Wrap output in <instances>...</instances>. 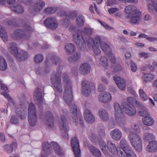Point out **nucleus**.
Returning <instances> with one entry per match:
<instances>
[{
  "label": "nucleus",
  "instance_id": "nucleus-1",
  "mask_svg": "<svg viewBox=\"0 0 157 157\" xmlns=\"http://www.w3.org/2000/svg\"><path fill=\"white\" fill-rule=\"evenodd\" d=\"M87 43L88 48L92 49L96 55L101 53V51L99 48L100 46L102 51L107 54L110 62L113 63H115L116 59L112 52L111 49L105 42L101 41V38L99 36L96 35L94 38H90L87 40Z\"/></svg>",
  "mask_w": 157,
  "mask_h": 157
},
{
  "label": "nucleus",
  "instance_id": "nucleus-2",
  "mask_svg": "<svg viewBox=\"0 0 157 157\" xmlns=\"http://www.w3.org/2000/svg\"><path fill=\"white\" fill-rule=\"evenodd\" d=\"M49 57H50V59L52 62L55 63L56 65H59V66L57 68V72L55 77L53 78L52 75L51 80L54 89L59 92H62L63 91V90L61 84V74L62 68L59 65L61 59L55 55L50 56L49 54L47 56V59L45 61L46 65H47L48 63Z\"/></svg>",
  "mask_w": 157,
  "mask_h": 157
},
{
  "label": "nucleus",
  "instance_id": "nucleus-3",
  "mask_svg": "<svg viewBox=\"0 0 157 157\" xmlns=\"http://www.w3.org/2000/svg\"><path fill=\"white\" fill-rule=\"evenodd\" d=\"M124 131L129 133L128 137L130 141L135 148L140 151L142 149V140L140 137L137 134L140 132L139 128H124Z\"/></svg>",
  "mask_w": 157,
  "mask_h": 157
},
{
  "label": "nucleus",
  "instance_id": "nucleus-4",
  "mask_svg": "<svg viewBox=\"0 0 157 157\" xmlns=\"http://www.w3.org/2000/svg\"><path fill=\"white\" fill-rule=\"evenodd\" d=\"M24 30L18 29L14 31L11 35L12 38L15 40L21 39L26 40L28 39L31 36L32 33L33 32V29L27 24L23 25Z\"/></svg>",
  "mask_w": 157,
  "mask_h": 157
},
{
  "label": "nucleus",
  "instance_id": "nucleus-5",
  "mask_svg": "<svg viewBox=\"0 0 157 157\" xmlns=\"http://www.w3.org/2000/svg\"><path fill=\"white\" fill-rule=\"evenodd\" d=\"M63 79V83L65 85L63 98L66 104L69 105L73 98L71 82L67 74H64Z\"/></svg>",
  "mask_w": 157,
  "mask_h": 157
},
{
  "label": "nucleus",
  "instance_id": "nucleus-6",
  "mask_svg": "<svg viewBox=\"0 0 157 157\" xmlns=\"http://www.w3.org/2000/svg\"><path fill=\"white\" fill-rule=\"evenodd\" d=\"M120 144L121 147L117 149V153L119 157H136L125 139L123 138L121 140Z\"/></svg>",
  "mask_w": 157,
  "mask_h": 157
},
{
  "label": "nucleus",
  "instance_id": "nucleus-7",
  "mask_svg": "<svg viewBox=\"0 0 157 157\" xmlns=\"http://www.w3.org/2000/svg\"><path fill=\"white\" fill-rule=\"evenodd\" d=\"M9 46H11L10 48L11 53L13 55L17 60L21 61L25 60L28 57V55L27 52L21 50L18 52L16 44L12 43L9 44Z\"/></svg>",
  "mask_w": 157,
  "mask_h": 157
},
{
  "label": "nucleus",
  "instance_id": "nucleus-8",
  "mask_svg": "<svg viewBox=\"0 0 157 157\" xmlns=\"http://www.w3.org/2000/svg\"><path fill=\"white\" fill-rule=\"evenodd\" d=\"M114 108L115 110V119L118 125L123 127L126 124V118L122 113L119 104L117 102L115 103Z\"/></svg>",
  "mask_w": 157,
  "mask_h": 157
},
{
  "label": "nucleus",
  "instance_id": "nucleus-9",
  "mask_svg": "<svg viewBox=\"0 0 157 157\" xmlns=\"http://www.w3.org/2000/svg\"><path fill=\"white\" fill-rule=\"evenodd\" d=\"M70 113L74 115L73 119L74 124L77 125L79 120L81 127L82 128L84 127V125L82 115L79 110H77L76 105L75 104H72L70 105Z\"/></svg>",
  "mask_w": 157,
  "mask_h": 157
},
{
  "label": "nucleus",
  "instance_id": "nucleus-10",
  "mask_svg": "<svg viewBox=\"0 0 157 157\" xmlns=\"http://www.w3.org/2000/svg\"><path fill=\"white\" fill-rule=\"evenodd\" d=\"M36 111L34 104L31 103L29 104L28 109V121L30 125L32 126H35L37 121Z\"/></svg>",
  "mask_w": 157,
  "mask_h": 157
},
{
  "label": "nucleus",
  "instance_id": "nucleus-11",
  "mask_svg": "<svg viewBox=\"0 0 157 157\" xmlns=\"http://www.w3.org/2000/svg\"><path fill=\"white\" fill-rule=\"evenodd\" d=\"M84 33L82 32L76 33L73 35V38L77 47L82 50H83L86 48V42L82 35Z\"/></svg>",
  "mask_w": 157,
  "mask_h": 157
},
{
  "label": "nucleus",
  "instance_id": "nucleus-12",
  "mask_svg": "<svg viewBox=\"0 0 157 157\" xmlns=\"http://www.w3.org/2000/svg\"><path fill=\"white\" fill-rule=\"evenodd\" d=\"M33 0H18L17 4L14 6H10L11 9L14 12L18 13H21L24 11L23 7L19 4L23 2L25 5H29L33 2Z\"/></svg>",
  "mask_w": 157,
  "mask_h": 157
},
{
  "label": "nucleus",
  "instance_id": "nucleus-13",
  "mask_svg": "<svg viewBox=\"0 0 157 157\" xmlns=\"http://www.w3.org/2000/svg\"><path fill=\"white\" fill-rule=\"evenodd\" d=\"M90 84H91L92 89L95 90V87L93 83H90L88 82V81L86 80H84L82 82V93L86 96H89L90 93Z\"/></svg>",
  "mask_w": 157,
  "mask_h": 157
},
{
  "label": "nucleus",
  "instance_id": "nucleus-14",
  "mask_svg": "<svg viewBox=\"0 0 157 157\" xmlns=\"http://www.w3.org/2000/svg\"><path fill=\"white\" fill-rule=\"evenodd\" d=\"M122 105L123 109L127 115L131 116L136 114V109L133 105H130L126 102H123Z\"/></svg>",
  "mask_w": 157,
  "mask_h": 157
},
{
  "label": "nucleus",
  "instance_id": "nucleus-15",
  "mask_svg": "<svg viewBox=\"0 0 157 157\" xmlns=\"http://www.w3.org/2000/svg\"><path fill=\"white\" fill-rule=\"evenodd\" d=\"M75 157H81V151L79 148L78 141L76 137L73 138L71 142Z\"/></svg>",
  "mask_w": 157,
  "mask_h": 157
},
{
  "label": "nucleus",
  "instance_id": "nucleus-16",
  "mask_svg": "<svg viewBox=\"0 0 157 157\" xmlns=\"http://www.w3.org/2000/svg\"><path fill=\"white\" fill-rule=\"evenodd\" d=\"M135 12L127 16V18L130 19V23L133 25L139 23L141 20V12L139 11H136Z\"/></svg>",
  "mask_w": 157,
  "mask_h": 157
},
{
  "label": "nucleus",
  "instance_id": "nucleus-17",
  "mask_svg": "<svg viewBox=\"0 0 157 157\" xmlns=\"http://www.w3.org/2000/svg\"><path fill=\"white\" fill-rule=\"evenodd\" d=\"M44 24L48 28L54 29L58 27L57 21L55 17H50L46 18L44 21Z\"/></svg>",
  "mask_w": 157,
  "mask_h": 157
},
{
  "label": "nucleus",
  "instance_id": "nucleus-18",
  "mask_svg": "<svg viewBox=\"0 0 157 157\" xmlns=\"http://www.w3.org/2000/svg\"><path fill=\"white\" fill-rule=\"evenodd\" d=\"M45 5V3L43 1L37 0L34 4L33 7L29 8V10L32 13L39 12L43 9Z\"/></svg>",
  "mask_w": 157,
  "mask_h": 157
},
{
  "label": "nucleus",
  "instance_id": "nucleus-19",
  "mask_svg": "<svg viewBox=\"0 0 157 157\" xmlns=\"http://www.w3.org/2000/svg\"><path fill=\"white\" fill-rule=\"evenodd\" d=\"M25 106L22 105L16 108L15 110V113L21 120L25 119L27 117V112L25 110Z\"/></svg>",
  "mask_w": 157,
  "mask_h": 157
},
{
  "label": "nucleus",
  "instance_id": "nucleus-20",
  "mask_svg": "<svg viewBox=\"0 0 157 157\" xmlns=\"http://www.w3.org/2000/svg\"><path fill=\"white\" fill-rule=\"evenodd\" d=\"M136 107L138 111V115L141 117H145L149 115L147 109L140 101L136 102Z\"/></svg>",
  "mask_w": 157,
  "mask_h": 157
},
{
  "label": "nucleus",
  "instance_id": "nucleus-21",
  "mask_svg": "<svg viewBox=\"0 0 157 157\" xmlns=\"http://www.w3.org/2000/svg\"><path fill=\"white\" fill-rule=\"evenodd\" d=\"M113 79L117 86L121 90H124L126 88L125 83L124 79L118 76H114Z\"/></svg>",
  "mask_w": 157,
  "mask_h": 157
},
{
  "label": "nucleus",
  "instance_id": "nucleus-22",
  "mask_svg": "<svg viewBox=\"0 0 157 157\" xmlns=\"http://www.w3.org/2000/svg\"><path fill=\"white\" fill-rule=\"evenodd\" d=\"M112 97L109 93L107 92L102 93L99 95V100L102 102L108 103L111 100Z\"/></svg>",
  "mask_w": 157,
  "mask_h": 157
},
{
  "label": "nucleus",
  "instance_id": "nucleus-23",
  "mask_svg": "<svg viewBox=\"0 0 157 157\" xmlns=\"http://www.w3.org/2000/svg\"><path fill=\"white\" fill-rule=\"evenodd\" d=\"M34 99L36 101L38 105H42L43 103V100L42 96V93L40 90L37 88L34 91Z\"/></svg>",
  "mask_w": 157,
  "mask_h": 157
},
{
  "label": "nucleus",
  "instance_id": "nucleus-24",
  "mask_svg": "<svg viewBox=\"0 0 157 157\" xmlns=\"http://www.w3.org/2000/svg\"><path fill=\"white\" fill-rule=\"evenodd\" d=\"M84 115L86 121L89 123H93L95 121V118L90 110L86 109L84 111Z\"/></svg>",
  "mask_w": 157,
  "mask_h": 157
},
{
  "label": "nucleus",
  "instance_id": "nucleus-25",
  "mask_svg": "<svg viewBox=\"0 0 157 157\" xmlns=\"http://www.w3.org/2000/svg\"><path fill=\"white\" fill-rule=\"evenodd\" d=\"M45 118L46 121L47 125L50 128H52L54 125V120L51 112L48 111L45 113Z\"/></svg>",
  "mask_w": 157,
  "mask_h": 157
},
{
  "label": "nucleus",
  "instance_id": "nucleus-26",
  "mask_svg": "<svg viewBox=\"0 0 157 157\" xmlns=\"http://www.w3.org/2000/svg\"><path fill=\"white\" fill-rule=\"evenodd\" d=\"M111 138L115 141L120 140L122 137L121 131L117 128H115L112 130L110 132Z\"/></svg>",
  "mask_w": 157,
  "mask_h": 157
},
{
  "label": "nucleus",
  "instance_id": "nucleus-27",
  "mask_svg": "<svg viewBox=\"0 0 157 157\" xmlns=\"http://www.w3.org/2000/svg\"><path fill=\"white\" fill-rule=\"evenodd\" d=\"M0 83L1 86V90L5 91L2 92L1 94L8 100V101L11 102L12 104H14V102L12 100V99L10 98L9 94L6 93L8 90V88L7 86H5L4 84L2 83L1 81H0Z\"/></svg>",
  "mask_w": 157,
  "mask_h": 157
},
{
  "label": "nucleus",
  "instance_id": "nucleus-28",
  "mask_svg": "<svg viewBox=\"0 0 157 157\" xmlns=\"http://www.w3.org/2000/svg\"><path fill=\"white\" fill-rule=\"evenodd\" d=\"M91 67L89 64L84 63L81 64L79 68L80 73L81 74L86 75L88 73L90 70Z\"/></svg>",
  "mask_w": 157,
  "mask_h": 157
},
{
  "label": "nucleus",
  "instance_id": "nucleus-29",
  "mask_svg": "<svg viewBox=\"0 0 157 157\" xmlns=\"http://www.w3.org/2000/svg\"><path fill=\"white\" fill-rule=\"evenodd\" d=\"M51 145L53 148L56 153L58 155L62 156L64 155V152L62 150L60 146L55 142L51 143Z\"/></svg>",
  "mask_w": 157,
  "mask_h": 157
},
{
  "label": "nucleus",
  "instance_id": "nucleus-30",
  "mask_svg": "<svg viewBox=\"0 0 157 157\" xmlns=\"http://www.w3.org/2000/svg\"><path fill=\"white\" fill-rule=\"evenodd\" d=\"M148 152H154L157 150V141L153 140L149 142L147 147Z\"/></svg>",
  "mask_w": 157,
  "mask_h": 157
},
{
  "label": "nucleus",
  "instance_id": "nucleus-31",
  "mask_svg": "<svg viewBox=\"0 0 157 157\" xmlns=\"http://www.w3.org/2000/svg\"><path fill=\"white\" fill-rule=\"evenodd\" d=\"M66 52L68 55L74 53L76 50L75 48L72 43L67 44L65 46Z\"/></svg>",
  "mask_w": 157,
  "mask_h": 157
},
{
  "label": "nucleus",
  "instance_id": "nucleus-32",
  "mask_svg": "<svg viewBox=\"0 0 157 157\" xmlns=\"http://www.w3.org/2000/svg\"><path fill=\"white\" fill-rule=\"evenodd\" d=\"M61 16H65L67 18L73 20L75 19L77 16V14L75 11L70 12L68 15H67L66 12L64 11H61L60 13Z\"/></svg>",
  "mask_w": 157,
  "mask_h": 157
},
{
  "label": "nucleus",
  "instance_id": "nucleus-33",
  "mask_svg": "<svg viewBox=\"0 0 157 157\" xmlns=\"http://www.w3.org/2000/svg\"><path fill=\"white\" fill-rule=\"evenodd\" d=\"M42 148L43 150L46 154L48 155L52 151L50 144L47 142H44L42 144Z\"/></svg>",
  "mask_w": 157,
  "mask_h": 157
},
{
  "label": "nucleus",
  "instance_id": "nucleus-34",
  "mask_svg": "<svg viewBox=\"0 0 157 157\" xmlns=\"http://www.w3.org/2000/svg\"><path fill=\"white\" fill-rule=\"evenodd\" d=\"M107 147L109 150L113 154H115L117 151V149L114 144L111 141L109 140L107 143Z\"/></svg>",
  "mask_w": 157,
  "mask_h": 157
},
{
  "label": "nucleus",
  "instance_id": "nucleus-35",
  "mask_svg": "<svg viewBox=\"0 0 157 157\" xmlns=\"http://www.w3.org/2000/svg\"><path fill=\"white\" fill-rule=\"evenodd\" d=\"M99 117L103 121H107L108 120L109 116L107 111L104 109H101L99 112Z\"/></svg>",
  "mask_w": 157,
  "mask_h": 157
},
{
  "label": "nucleus",
  "instance_id": "nucleus-36",
  "mask_svg": "<svg viewBox=\"0 0 157 157\" xmlns=\"http://www.w3.org/2000/svg\"><path fill=\"white\" fill-rule=\"evenodd\" d=\"M17 146V144L15 142H13L11 144H6L4 145V148L6 150L7 152L11 153L13 150Z\"/></svg>",
  "mask_w": 157,
  "mask_h": 157
},
{
  "label": "nucleus",
  "instance_id": "nucleus-37",
  "mask_svg": "<svg viewBox=\"0 0 157 157\" xmlns=\"http://www.w3.org/2000/svg\"><path fill=\"white\" fill-rule=\"evenodd\" d=\"M143 123L148 126H151L152 125L154 122L153 119L149 116H146L143 118Z\"/></svg>",
  "mask_w": 157,
  "mask_h": 157
},
{
  "label": "nucleus",
  "instance_id": "nucleus-38",
  "mask_svg": "<svg viewBox=\"0 0 157 157\" xmlns=\"http://www.w3.org/2000/svg\"><path fill=\"white\" fill-rule=\"evenodd\" d=\"M7 68V65L5 59L2 56H0V70L4 71Z\"/></svg>",
  "mask_w": 157,
  "mask_h": 157
},
{
  "label": "nucleus",
  "instance_id": "nucleus-39",
  "mask_svg": "<svg viewBox=\"0 0 157 157\" xmlns=\"http://www.w3.org/2000/svg\"><path fill=\"white\" fill-rule=\"evenodd\" d=\"M0 37L4 42L7 41L8 35L4 28L0 25Z\"/></svg>",
  "mask_w": 157,
  "mask_h": 157
},
{
  "label": "nucleus",
  "instance_id": "nucleus-40",
  "mask_svg": "<svg viewBox=\"0 0 157 157\" xmlns=\"http://www.w3.org/2000/svg\"><path fill=\"white\" fill-rule=\"evenodd\" d=\"M89 149L92 154L96 156L100 157L101 155V152L100 151L95 147L90 145Z\"/></svg>",
  "mask_w": 157,
  "mask_h": 157
},
{
  "label": "nucleus",
  "instance_id": "nucleus-41",
  "mask_svg": "<svg viewBox=\"0 0 157 157\" xmlns=\"http://www.w3.org/2000/svg\"><path fill=\"white\" fill-rule=\"evenodd\" d=\"M125 12L127 14L131 15L133 13H135L136 11H138L135 9V7L133 5H130L126 7L124 9Z\"/></svg>",
  "mask_w": 157,
  "mask_h": 157
},
{
  "label": "nucleus",
  "instance_id": "nucleus-42",
  "mask_svg": "<svg viewBox=\"0 0 157 157\" xmlns=\"http://www.w3.org/2000/svg\"><path fill=\"white\" fill-rule=\"evenodd\" d=\"M154 77V75L150 73L144 74L142 77L143 80L145 82L151 81L153 79Z\"/></svg>",
  "mask_w": 157,
  "mask_h": 157
},
{
  "label": "nucleus",
  "instance_id": "nucleus-43",
  "mask_svg": "<svg viewBox=\"0 0 157 157\" xmlns=\"http://www.w3.org/2000/svg\"><path fill=\"white\" fill-rule=\"evenodd\" d=\"M80 54L79 52H76L73 56L69 58L68 60L71 63L77 61L80 58Z\"/></svg>",
  "mask_w": 157,
  "mask_h": 157
},
{
  "label": "nucleus",
  "instance_id": "nucleus-44",
  "mask_svg": "<svg viewBox=\"0 0 157 157\" xmlns=\"http://www.w3.org/2000/svg\"><path fill=\"white\" fill-rule=\"evenodd\" d=\"M57 10L56 7H48L44 9V11L46 14H50L54 13Z\"/></svg>",
  "mask_w": 157,
  "mask_h": 157
},
{
  "label": "nucleus",
  "instance_id": "nucleus-45",
  "mask_svg": "<svg viewBox=\"0 0 157 157\" xmlns=\"http://www.w3.org/2000/svg\"><path fill=\"white\" fill-rule=\"evenodd\" d=\"M139 94L140 98L143 101H146L148 99V97L146 94L145 92L142 89L139 90Z\"/></svg>",
  "mask_w": 157,
  "mask_h": 157
},
{
  "label": "nucleus",
  "instance_id": "nucleus-46",
  "mask_svg": "<svg viewBox=\"0 0 157 157\" xmlns=\"http://www.w3.org/2000/svg\"><path fill=\"white\" fill-rule=\"evenodd\" d=\"M101 64L105 68H106L108 65V61L106 58L104 56H102L100 59Z\"/></svg>",
  "mask_w": 157,
  "mask_h": 157
},
{
  "label": "nucleus",
  "instance_id": "nucleus-47",
  "mask_svg": "<svg viewBox=\"0 0 157 157\" xmlns=\"http://www.w3.org/2000/svg\"><path fill=\"white\" fill-rule=\"evenodd\" d=\"M60 124L62 127V128H67L68 127L67 121L64 116L61 117V122Z\"/></svg>",
  "mask_w": 157,
  "mask_h": 157
},
{
  "label": "nucleus",
  "instance_id": "nucleus-48",
  "mask_svg": "<svg viewBox=\"0 0 157 157\" xmlns=\"http://www.w3.org/2000/svg\"><path fill=\"white\" fill-rule=\"evenodd\" d=\"M84 17L82 15H79L76 19L77 23L79 26H82L84 25Z\"/></svg>",
  "mask_w": 157,
  "mask_h": 157
},
{
  "label": "nucleus",
  "instance_id": "nucleus-49",
  "mask_svg": "<svg viewBox=\"0 0 157 157\" xmlns=\"http://www.w3.org/2000/svg\"><path fill=\"white\" fill-rule=\"evenodd\" d=\"M60 130L63 137L66 139H68L69 138V136L67 133L68 129L67 128H61Z\"/></svg>",
  "mask_w": 157,
  "mask_h": 157
},
{
  "label": "nucleus",
  "instance_id": "nucleus-50",
  "mask_svg": "<svg viewBox=\"0 0 157 157\" xmlns=\"http://www.w3.org/2000/svg\"><path fill=\"white\" fill-rule=\"evenodd\" d=\"M143 137L145 140L146 141H148L151 140L154 138V136L151 133H146L144 134Z\"/></svg>",
  "mask_w": 157,
  "mask_h": 157
},
{
  "label": "nucleus",
  "instance_id": "nucleus-51",
  "mask_svg": "<svg viewBox=\"0 0 157 157\" xmlns=\"http://www.w3.org/2000/svg\"><path fill=\"white\" fill-rule=\"evenodd\" d=\"M19 119L17 116L16 115L12 116L10 118V122L12 124H17L19 123Z\"/></svg>",
  "mask_w": 157,
  "mask_h": 157
},
{
  "label": "nucleus",
  "instance_id": "nucleus-52",
  "mask_svg": "<svg viewBox=\"0 0 157 157\" xmlns=\"http://www.w3.org/2000/svg\"><path fill=\"white\" fill-rule=\"evenodd\" d=\"M90 140L92 143L96 144L98 141V137L95 133H92L90 136Z\"/></svg>",
  "mask_w": 157,
  "mask_h": 157
},
{
  "label": "nucleus",
  "instance_id": "nucleus-53",
  "mask_svg": "<svg viewBox=\"0 0 157 157\" xmlns=\"http://www.w3.org/2000/svg\"><path fill=\"white\" fill-rule=\"evenodd\" d=\"M84 31L87 35L90 36L92 35L94 32V29L91 28L86 27L84 28Z\"/></svg>",
  "mask_w": 157,
  "mask_h": 157
},
{
  "label": "nucleus",
  "instance_id": "nucleus-54",
  "mask_svg": "<svg viewBox=\"0 0 157 157\" xmlns=\"http://www.w3.org/2000/svg\"><path fill=\"white\" fill-rule=\"evenodd\" d=\"M43 57L42 55L38 54L36 56L34 57V60L36 63H39L42 61Z\"/></svg>",
  "mask_w": 157,
  "mask_h": 157
},
{
  "label": "nucleus",
  "instance_id": "nucleus-55",
  "mask_svg": "<svg viewBox=\"0 0 157 157\" xmlns=\"http://www.w3.org/2000/svg\"><path fill=\"white\" fill-rule=\"evenodd\" d=\"M127 101L128 102L130 103V105H133V104H135L136 106V102L138 101L136 100V99L135 97H129L127 98Z\"/></svg>",
  "mask_w": 157,
  "mask_h": 157
},
{
  "label": "nucleus",
  "instance_id": "nucleus-56",
  "mask_svg": "<svg viewBox=\"0 0 157 157\" xmlns=\"http://www.w3.org/2000/svg\"><path fill=\"white\" fill-rule=\"evenodd\" d=\"M99 22L101 23V25L104 27L105 29L109 30L112 28L110 26L108 25L105 22L101 21H99Z\"/></svg>",
  "mask_w": 157,
  "mask_h": 157
},
{
  "label": "nucleus",
  "instance_id": "nucleus-57",
  "mask_svg": "<svg viewBox=\"0 0 157 157\" xmlns=\"http://www.w3.org/2000/svg\"><path fill=\"white\" fill-rule=\"evenodd\" d=\"M121 69L122 67L119 64H117L115 65L113 71L116 72L119 71H121Z\"/></svg>",
  "mask_w": 157,
  "mask_h": 157
},
{
  "label": "nucleus",
  "instance_id": "nucleus-58",
  "mask_svg": "<svg viewBox=\"0 0 157 157\" xmlns=\"http://www.w3.org/2000/svg\"><path fill=\"white\" fill-rule=\"evenodd\" d=\"M8 24L9 25H11L14 27H17L18 26L16 22L14 20L9 21H8Z\"/></svg>",
  "mask_w": 157,
  "mask_h": 157
},
{
  "label": "nucleus",
  "instance_id": "nucleus-59",
  "mask_svg": "<svg viewBox=\"0 0 157 157\" xmlns=\"http://www.w3.org/2000/svg\"><path fill=\"white\" fill-rule=\"evenodd\" d=\"M119 11L118 8H112L108 10V12L110 14H113Z\"/></svg>",
  "mask_w": 157,
  "mask_h": 157
},
{
  "label": "nucleus",
  "instance_id": "nucleus-60",
  "mask_svg": "<svg viewBox=\"0 0 157 157\" xmlns=\"http://www.w3.org/2000/svg\"><path fill=\"white\" fill-rule=\"evenodd\" d=\"M130 61L132 63V65L131 66V69L132 71L133 72H135L137 70V67L136 64L133 63L132 61L130 60Z\"/></svg>",
  "mask_w": 157,
  "mask_h": 157
},
{
  "label": "nucleus",
  "instance_id": "nucleus-61",
  "mask_svg": "<svg viewBox=\"0 0 157 157\" xmlns=\"http://www.w3.org/2000/svg\"><path fill=\"white\" fill-rule=\"evenodd\" d=\"M140 57H144L145 59H147L150 56L149 54L145 52H141L139 54Z\"/></svg>",
  "mask_w": 157,
  "mask_h": 157
},
{
  "label": "nucleus",
  "instance_id": "nucleus-62",
  "mask_svg": "<svg viewBox=\"0 0 157 157\" xmlns=\"http://www.w3.org/2000/svg\"><path fill=\"white\" fill-rule=\"evenodd\" d=\"M99 130V135L101 138H103L105 136V131L101 129H100Z\"/></svg>",
  "mask_w": 157,
  "mask_h": 157
},
{
  "label": "nucleus",
  "instance_id": "nucleus-63",
  "mask_svg": "<svg viewBox=\"0 0 157 157\" xmlns=\"http://www.w3.org/2000/svg\"><path fill=\"white\" fill-rule=\"evenodd\" d=\"M61 22L63 23V25L65 24V25H69L70 23V21L68 19H64L63 20H62L61 21Z\"/></svg>",
  "mask_w": 157,
  "mask_h": 157
},
{
  "label": "nucleus",
  "instance_id": "nucleus-64",
  "mask_svg": "<svg viewBox=\"0 0 157 157\" xmlns=\"http://www.w3.org/2000/svg\"><path fill=\"white\" fill-rule=\"evenodd\" d=\"M105 90V87L102 85H100L98 89V91L99 92H102Z\"/></svg>",
  "mask_w": 157,
  "mask_h": 157
}]
</instances>
